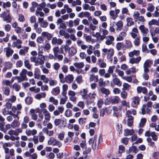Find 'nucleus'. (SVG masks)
<instances>
[{
	"mask_svg": "<svg viewBox=\"0 0 159 159\" xmlns=\"http://www.w3.org/2000/svg\"><path fill=\"white\" fill-rule=\"evenodd\" d=\"M102 55H107V58L108 59H111L114 54V50L112 48H104L102 49Z\"/></svg>",
	"mask_w": 159,
	"mask_h": 159,
	"instance_id": "obj_1",
	"label": "nucleus"
},
{
	"mask_svg": "<svg viewBox=\"0 0 159 159\" xmlns=\"http://www.w3.org/2000/svg\"><path fill=\"white\" fill-rule=\"evenodd\" d=\"M27 72V70L25 69H23L20 72V76H19V83H21L24 81H27L28 80V78L26 75Z\"/></svg>",
	"mask_w": 159,
	"mask_h": 159,
	"instance_id": "obj_2",
	"label": "nucleus"
},
{
	"mask_svg": "<svg viewBox=\"0 0 159 159\" xmlns=\"http://www.w3.org/2000/svg\"><path fill=\"white\" fill-rule=\"evenodd\" d=\"M49 145H52L53 146L57 145L58 148H60L62 146V143L61 142L59 141L53 137H50L48 141Z\"/></svg>",
	"mask_w": 159,
	"mask_h": 159,
	"instance_id": "obj_3",
	"label": "nucleus"
},
{
	"mask_svg": "<svg viewBox=\"0 0 159 159\" xmlns=\"http://www.w3.org/2000/svg\"><path fill=\"white\" fill-rule=\"evenodd\" d=\"M0 17L3 18V20L7 23H10L12 20V18L10 15H7V13L4 11L0 14Z\"/></svg>",
	"mask_w": 159,
	"mask_h": 159,
	"instance_id": "obj_4",
	"label": "nucleus"
},
{
	"mask_svg": "<svg viewBox=\"0 0 159 159\" xmlns=\"http://www.w3.org/2000/svg\"><path fill=\"white\" fill-rule=\"evenodd\" d=\"M3 51L7 58H9L11 56L14 52L13 50L10 47H7L4 48Z\"/></svg>",
	"mask_w": 159,
	"mask_h": 159,
	"instance_id": "obj_5",
	"label": "nucleus"
},
{
	"mask_svg": "<svg viewBox=\"0 0 159 159\" xmlns=\"http://www.w3.org/2000/svg\"><path fill=\"white\" fill-rule=\"evenodd\" d=\"M121 85V82L119 79L117 77L113 78L110 82V86L111 87H114L115 85H116L117 86L120 87Z\"/></svg>",
	"mask_w": 159,
	"mask_h": 159,
	"instance_id": "obj_6",
	"label": "nucleus"
},
{
	"mask_svg": "<svg viewBox=\"0 0 159 159\" xmlns=\"http://www.w3.org/2000/svg\"><path fill=\"white\" fill-rule=\"evenodd\" d=\"M132 102L131 103V106L134 107H136L139 104L140 99L138 96H135L132 99Z\"/></svg>",
	"mask_w": 159,
	"mask_h": 159,
	"instance_id": "obj_7",
	"label": "nucleus"
},
{
	"mask_svg": "<svg viewBox=\"0 0 159 159\" xmlns=\"http://www.w3.org/2000/svg\"><path fill=\"white\" fill-rule=\"evenodd\" d=\"M97 136H94L93 138L90 139L89 141V144H91V146L93 150H95L96 147Z\"/></svg>",
	"mask_w": 159,
	"mask_h": 159,
	"instance_id": "obj_8",
	"label": "nucleus"
},
{
	"mask_svg": "<svg viewBox=\"0 0 159 159\" xmlns=\"http://www.w3.org/2000/svg\"><path fill=\"white\" fill-rule=\"evenodd\" d=\"M139 29L143 36H146L148 33V28H145L143 25H140L139 27Z\"/></svg>",
	"mask_w": 159,
	"mask_h": 159,
	"instance_id": "obj_9",
	"label": "nucleus"
},
{
	"mask_svg": "<svg viewBox=\"0 0 159 159\" xmlns=\"http://www.w3.org/2000/svg\"><path fill=\"white\" fill-rule=\"evenodd\" d=\"M151 64V61L150 60H147L145 61L143 64L144 72H149V69L148 68L150 67Z\"/></svg>",
	"mask_w": 159,
	"mask_h": 159,
	"instance_id": "obj_10",
	"label": "nucleus"
},
{
	"mask_svg": "<svg viewBox=\"0 0 159 159\" xmlns=\"http://www.w3.org/2000/svg\"><path fill=\"white\" fill-rule=\"evenodd\" d=\"M77 45L83 50H85L88 47L87 46L84 44V42L81 39H78L76 41Z\"/></svg>",
	"mask_w": 159,
	"mask_h": 159,
	"instance_id": "obj_11",
	"label": "nucleus"
},
{
	"mask_svg": "<svg viewBox=\"0 0 159 159\" xmlns=\"http://www.w3.org/2000/svg\"><path fill=\"white\" fill-rule=\"evenodd\" d=\"M63 42V40L60 38L53 37L52 40V44H57L58 45H61Z\"/></svg>",
	"mask_w": 159,
	"mask_h": 159,
	"instance_id": "obj_12",
	"label": "nucleus"
},
{
	"mask_svg": "<svg viewBox=\"0 0 159 159\" xmlns=\"http://www.w3.org/2000/svg\"><path fill=\"white\" fill-rule=\"evenodd\" d=\"M141 111L143 115L145 114L146 113L148 114H150L151 112V110L148 108L146 104L143 105L141 108Z\"/></svg>",
	"mask_w": 159,
	"mask_h": 159,
	"instance_id": "obj_13",
	"label": "nucleus"
},
{
	"mask_svg": "<svg viewBox=\"0 0 159 159\" xmlns=\"http://www.w3.org/2000/svg\"><path fill=\"white\" fill-rule=\"evenodd\" d=\"M106 39L105 43L107 45H110L113 43L114 40V38L112 36L108 35L106 37Z\"/></svg>",
	"mask_w": 159,
	"mask_h": 159,
	"instance_id": "obj_14",
	"label": "nucleus"
},
{
	"mask_svg": "<svg viewBox=\"0 0 159 159\" xmlns=\"http://www.w3.org/2000/svg\"><path fill=\"white\" fill-rule=\"evenodd\" d=\"M137 91L138 93H142L144 94H146L148 92V90L145 87L138 86L137 88Z\"/></svg>",
	"mask_w": 159,
	"mask_h": 159,
	"instance_id": "obj_15",
	"label": "nucleus"
},
{
	"mask_svg": "<svg viewBox=\"0 0 159 159\" xmlns=\"http://www.w3.org/2000/svg\"><path fill=\"white\" fill-rule=\"evenodd\" d=\"M138 33V29L136 27H134L132 29L131 31L129 33V34L133 38H135L138 36L137 34Z\"/></svg>",
	"mask_w": 159,
	"mask_h": 159,
	"instance_id": "obj_16",
	"label": "nucleus"
},
{
	"mask_svg": "<svg viewBox=\"0 0 159 159\" xmlns=\"http://www.w3.org/2000/svg\"><path fill=\"white\" fill-rule=\"evenodd\" d=\"M25 133L28 136L31 135H34L37 133V131L35 129L30 130L29 129H27L25 130Z\"/></svg>",
	"mask_w": 159,
	"mask_h": 159,
	"instance_id": "obj_17",
	"label": "nucleus"
},
{
	"mask_svg": "<svg viewBox=\"0 0 159 159\" xmlns=\"http://www.w3.org/2000/svg\"><path fill=\"white\" fill-rule=\"evenodd\" d=\"M141 57L139 56L137 57H133L129 59V62L132 64L138 63L141 60Z\"/></svg>",
	"mask_w": 159,
	"mask_h": 159,
	"instance_id": "obj_18",
	"label": "nucleus"
},
{
	"mask_svg": "<svg viewBox=\"0 0 159 159\" xmlns=\"http://www.w3.org/2000/svg\"><path fill=\"white\" fill-rule=\"evenodd\" d=\"M82 98L84 99H87L88 98V94H87L88 91L86 89H83L80 92Z\"/></svg>",
	"mask_w": 159,
	"mask_h": 159,
	"instance_id": "obj_19",
	"label": "nucleus"
},
{
	"mask_svg": "<svg viewBox=\"0 0 159 159\" xmlns=\"http://www.w3.org/2000/svg\"><path fill=\"white\" fill-rule=\"evenodd\" d=\"M43 113L44 114V119L47 121H49L51 118L50 114L46 109H44L43 110Z\"/></svg>",
	"mask_w": 159,
	"mask_h": 159,
	"instance_id": "obj_20",
	"label": "nucleus"
},
{
	"mask_svg": "<svg viewBox=\"0 0 159 159\" xmlns=\"http://www.w3.org/2000/svg\"><path fill=\"white\" fill-rule=\"evenodd\" d=\"M64 79L65 82H66L67 83H70L72 82L74 79V77L73 75L69 74L65 76Z\"/></svg>",
	"mask_w": 159,
	"mask_h": 159,
	"instance_id": "obj_21",
	"label": "nucleus"
},
{
	"mask_svg": "<svg viewBox=\"0 0 159 159\" xmlns=\"http://www.w3.org/2000/svg\"><path fill=\"white\" fill-rule=\"evenodd\" d=\"M97 65L101 68H105L106 67V64L104 62L103 60L101 58L98 60L97 62Z\"/></svg>",
	"mask_w": 159,
	"mask_h": 159,
	"instance_id": "obj_22",
	"label": "nucleus"
},
{
	"mask_svg": "<svg viewBox=\"0 0 159 159\" xmlns=\"http://www.w3.org/2000/svg\"><path fill=\"white\" fill-rule=\"evenodd\" d=\"M89 80L90 82L94 81L95 82H97L98 81V75H95L92 73L89 75Z\"/></svg>",
	"mask_w": 159,
	"mask_h": 159,
	"instance_id": "obj_23",
	"label": "nucleus"
},
{
	"mask_svg": "<svg viewBox=\"0 0 159 159\" xmlns=\"http://www.w3.org/2000/svg\"><path fill=\"white\" fill-rule=\"evenodd\" d=\"M90 15V13L88 11H82L78 14V16L80 18H82L84 17H88Z\"/></svg>",
	"mask_w": 159,
	"mask_h": 159,
	"instance_id": "obj_24",
	"label": "nucleus"
},
{
	"mask_svg": "<svg viewBox=\"0 0 159 159\" xmlns=\"http://www.w3.org/2000/svg\"><path fill=\"white\" fill-rule=\"evenodd\" d=\"M44 61L43 60L39 57H37L34 65L35 66L42 65L44 64Z\"/></svg>",
	"mask_w": 159,
	"mask_h": 159,
	"instance_id": "obj_25",
	"label": "nucleus"
},
{
	"mask_svg": "<svg viewBox=\"0 0 159 159\" xmlns=\"http://www.w3.org/2000/svg\"><path fill=\"white\" fill-rule=\"evenodd\" d=\"M148 25L149 26L152 25H156L159 26V18L158 20L156 19H152L149 21L148 23Z\"/></svg>",
	"mask_w": 159,
	"mask_h": 159,
	"instance_id": "obj_26",
	"label": "nucleus"
},
{
	"mask_svg": "<svg viewBox=\"0 0 159 159\" xmlns=\"http://www.w3.org/2000/svg\"><path fill=\"white\" fill-rule=\"evenodd\" d=\"M43 132L49 136H51L53 134L54 131L53 130L49 131L47 128L44 127L42 129Z\"/></svg>",
	"mask_w": 159,
	"mask_h": 159,
	"instance_id": "obj_27",
	"label": "nucleus"
},
{
	"mask_svg": "<svg viewBox=\"0 0 159 159\" xmlns=\"http://www.w3.org/2000/svg\"><path fill=\"white\" fill-rule=\"evenodd\" d=\"M46 96L45 92L37 94L35 96V98L38 100H40L41 98H44Z\"/></svg>",
	"mask_w": 159,
	"mask_h": 159,
	"instance_id": "obj_28",
	"label": "nucleus"
},
{
	"mask_svg": "<svg viewBox=\"0 0 159 159\" xmlns=\"http://www.w3.org/2000/svg\"><path fill=\"white\" fill-rule=\"evenodd\" d=\"M128 54L130 57H133L134 56H137L139 54V50H134L133 51L129 52Z\"/></svg>",
	"mask_w": 159,
	"mask_h": 159,
	"instance_id": "obj_29",
	"label": "nucleus"
},
{
	"mask_svg": "<svg viewBox=\"0 0 159 159\" xmlns=\"http://www.w3.org/2000/svg\"><path fill=\"white\" fill-rule=\"evenodd\" d=\"M116 25L117 26L116 28V30L117 31H120L123 26V22L121 20H119L116 22Z\"/></svg>",
	"mask_w": 159,
	"mask_h": 159,
	"instance_id": "obj_30",
	"label": "nucleus"
},
{
	"mask_svg": "<svg viewBox=\"0 0 159 159\" xmlns=\"http://www.w3.org/2000/svg\"><path fill=\"white\" fill-rule=\"evenodd\" d=\"M28 47H25L20 50L19 52V54L20 55H24L28 52Z\"/></svg>",
	"mask_w": 159,
	"mask_h": 159,
	"instance_id": "obj_31",
	"label": "nucleus"
},
{
	"mask_svg": "<svg viewBox=\"0 0 159 159\" xmlns=\"http://www.w3.org/2000/svg\"><path fill=\"white\" fill-rule=\"evenodd\" d=\"M76 52V50L73 47L70 48L68 51L69 55L70 56H73Z\"/></svg>",
	"mask_w": 159,
	"mask_h": 159,
	"instance_id": "obj_32",
	"label": "nucleus"
},
{
	"mask_svg": "<svg viewBox=\"0 0 159 159\" xmlns=\"http://www.w3.org/2000/svg\"><path fill=\"white\" fill-rule=\"evenodd\" d=\"M134 133V130L133 129H127L124 131V135L128 136L129 135H131Z\"/></svg>",
	"mask_w": 159,
	"mask_h": 159,
	"instance_id": "obj_33",
	"label": "nucleus"
},
{
	"mask_svg": "<svg viewBox=\"0 0 159 159\" xmlns=\"http://www.w3.org/2000/svg\"><path fill=\"white\" fill-rule=\"evenodd\" d=\"M24 64L25 67L29 70H30L31 67V65L30 64V61L28 59H25Z\"/></svg>",
	"mask_w": 159,
	"mask_h": 159,
	"instance_id": "obj_34",
	"label": "nucleus"
},
{
	"mask_svg": "<svg viewBox=\"0 0 159 159\" xmlns=\"http://www.w3.org/2000/svg\"><path fill=\"white\" fill-rule=\"evenodd\" d=\"M52 92L55 95H58L60 93L59 87L57 86L56 88L53 89Z\"/></svg>",
	"mask_w": 159,
	"mask_h": 159,
	"instance_id": "obj_35",
	"label": "nucleus"
},
{
	"mask_svg": "<svg viewBox=\"0 0 159 159\" xmlns=\"http://www.w3.org/2000/svg\"><path fill=\"white\" fill-rule=\"evenodd\" d=\"M101 92L103 94H105L106 96H107L110 93V91L108 89L102 87L100 89Z\"/></svg>",
	"mask_w": 159,
	"mask_h": 159,
	"instance_id": "obj_36",
	"label": "nucleus"
},
{
	"mask_svg": "<svg viewBox=\"0 0 159 159\" xmlns=\"http://www.w3.org/2000/svg\"><path fill=\"white\" fill-rule=\"evenodd\" d=\"M3 93L5 95L8 96L10 94V89L8 87H5L3 88Z\"/></svg>",
	"mask_w": 159,
	"mask_h": 159,
	"instance_id": "obj_37",
	"label": "nucleus"
},
{
	"mask_svg": "<svg viewBox=\"0 0 159 159\" xmlns=\"http://www.w3.org/2000/svg\"><path fill=\"white\" fill-rule=\"evenodd\" d=\"M52 67L56 71L58 72V70L60 68V65L59 63L56 62L53 64Z\"/></svg>",
	"mask_w": 159,
	"mask_h": 159,
	"instance_id": "obj_38",
	"label": "nucleus"
},
{
	"mask_svg": "<svg viewBox=\"0 0 159 159\" xmlns=\"http://www.w3.org/2000/svg\"><path fill=\"white\" fill-rule=\"evenodd\" d=\"M74 66L76 68L81 69L84 66V64L83 62H75L74 64Z\"/></svg>",
	"mask_w": 159,
	"mask_h": 159,
	"instance_id": "obj_39",
	"label": "nucleus"
},
{
	"mask_svg": "<svg viewBox=\"0 0 159 159\" xmlns=\"http://www.w3.org/2000/svg\"><path fill=\"white\" fill-rule=\"evenodd\" d=\"M20 125V123L19 121L16 120H14L11 123L12 127L13 128L19 127Z\"/></svg>",
	"mask_w": 159,
	"mask_h": 159,
	"instance_id": "obj_40",
	"label": "nucleus"
},
{
	"mask_svg": "<svg viewBox=\"0 0 159 159\" xmlns=\"http://www.w3.org/2000/svg\"><path fill=\"white\" fill-rule=\"evenodd\" d=\"M125 47L127 48H131L132 47V44L131 42L129 40H125Z\"/></svg>",
	"mask_w": 159,
	"mask_h": 159,
	"instance_id": "obj_41",
	"label": "nucleus"
},
{
	"mask_svg": "<svg viewBox=\"0 0 159 159\" xmlns=\"http://www.w3.org/2000/svg\"><path fill=\"white\" fill-rule=\"evenodd\" d=\"M98 85L100 87L105 86L106 85L105 82H104L103 79L102 78H100L98 79Z\"/></svg>",
	"mask_w": 159,
	"mask_h": 159,
	"instance_id": "obj_42",
	"label": "nucleus"
},
{
	"mask_svg": "<svg viewBox=\"0 0 159 159\" xmlns=\"http://www.w3.org/2000/svg\"><path fill=\"white\" fill-rule=\"evenodd\" d=\"M126 21L127 22V25L128 26H130L134 24V22L133 21V19L131 18H127Z\"/></svg>",
	"mask_w": 159,
	"mask_h": 159,
	"instance_id": "obj_43",
	"label": "nucleus"
},
{
	"mask_svg": "<svg viewBox=\"0 0 159 159\" xmlns=\"http://www.w3.org/2000/svg\"><path fill=\"white\" fill-rule=\"evenodd\" d=\"M49 102L52 103L55 105H57L58 104V101L57 99H55V98L52 97H50L49 99Z\"/></svg>",
	"mask_w": 159,
	"mask_h": 159,
	"instance_id": "obj_44",
	"label": "nucleus"
},
{
	"mask_svg": "<svg viewBox=\"0 0 159 159\" xmlns=\"http://www.w3.org/2000/svg\"><path fill=\"white\" fill-rule=\"evenodd\" d=\"M119 98L117 97H114L111 98L110 102L113 104H117L119 102Z\"/></svg>",
	"mask_w": 159,
	"mask_h": 159,
	"instance_id": "obj_45",
	"label": "nucleus"
},
{
	"mask_svg": "<svg viewBox=\"0 0 159 159\" xmlns=\"http://www.w3.org/2000/svg\"><path fill=\"white\" fill-rule=\"evenodd\" d=\"M42 34L43 36L46 37L49 40H51L52 37L51 34L47 32H43Z\"/></svg>",
	"mask_w": 159,
	"mask_h": 159,
	"instance_id": "obj_46",
	"label": "nucleus"
},
{
	"mask_svg": "<svg viewBox=\"0 0 159 159\" xmlns=\"http://www.w3.org/2000/svg\"><path fill=\"white\" fill-rule=\"evenodd\" d=\"M155 8V7L152 3H148V5L147 10L150 12H152Z\"/></svg>",
	"mask_w": 159,
	"mask_h": 159,
	"instance_id": "obj_47",
	"label": "nucleus"
},
{
	"mask_svg": "<svg viewBox=\"0 0 159 159\" xmlns=\"http://www.w3.org/2000/svg\"><path fill=\"white\" fill-rule=\"evenodd\" d=\"M136 111L134 109H132L131 110H128L126 112V116H129L130 115V114H132L134 115L136 114Z\"/></svg>",
	"mask_w": 159,
	"mask_h": 159,
	"instance_id": "obj_48",
	"label": "nucleus"
},
{
	"mask_svg": "<svg viewBox=\"0 0 159 159\" xmlns=\"http://www.w3.org/2000/svg\"><path fill=\"white\" fill-rule=\"evenodd\" d=\"M8 134L10 135L18 136V133L16 130L11 129L8 131Z\"/></svg>",
	"mask_w": 159,
	"mask_h": 159,
	"instance_id": "obj_49",
	"label": "nucleus"
},
{
	"mask_svg": "<svg viewBox=\"0 0 159 159\" xmlns=\"http://www.w3.org/2000/svg\"><path fill=\"white\" fill-rule=\"evenodd\" d=\"M146 121V119L145 118H142L139 123V127H143L145 125Z\"/></svg>",
	"mask_w": 159,
	"mask_h": 159,
	"instance_id": "obj_50",
	"label": "nucleus"
},
{
	"mask_svg": "<svg viewBox=\"0 0 159 159\" xmlns=\"http://www.w3.org/2000/svg\"><path fill=\"white\" fill-rule=\"evenodd\" d=\"M12 86L13 89H15V91L16 92L19 91L20 89V85L16 83L14 84Z\"/></svg>",
	"mask_w": 159,
	"mask_h": 159,
	"instance_id": "obj_51",
	"label": "nucleus"
},
{
	"mask_svg": "<svg viewBox=\"0 0 159 159\" xmlns=\"http://www.w3.org/2000/svg\"><path fill=\"white\" fill-rule=\"evenodd\" d=\"M110 15L112 17V19L115 20L117 17L118 15H116L114 11H111L109 12Z\"/></svg>",
	"mask_w": 159,
	"mask_h": 159,
	"instance_id": "obj_52",
	"label": "nucleus"
},
{
	"mask_svg": "<svg viewBox=\"0 0 159 159\" xmlns=\"http://www.w3.org/2000/svg\"><path fill=\"white\" fill-rule=\"evenodd\" d=\"M122 108V105L119 106L118 107L114 106L113 107L112 109L114 111L119 112L121 111Z\"/></svg>",
	"mask_w": 159,
	"mask_h": 159,
	"instance_id": "obj_53",
	"label": "nucleus"
},
{
	"mask_svg": "<svg viewBox=\"0 0 159 159\" xmlns=\"http://www.w3.org/2000/svg\"><path fill=\"white\" fill-rule=\"evenodd\" d=\"M123 44L122 43H118L116 44V49L118 51L121 50L123 48Z\"/></svg>",
	"mask_w": 159,
	"mask_h": 159,
	"instance_id": "obj_54",
	"label": "nucleus"
},
{
	"mask_svg": "<svg viewBox=\"0 0 159 159\" xmlns=\"http://www.w3.org/2000/svg\"><path fill=\"white\" fill-rule=\"evenodd\" d=\"M134 41V44L136 46H138L140 44V37L138 36L135 38Z\"/></svg>",
	"mask_w": 159,
	"mask_h": 159,
	"instance_id": "obj_55",
	"label": "nucleus"
},
{
	"mask_svg": "<svg viewBox=\"0 0 159 159\" xmlns=\"http://www.w3.org/2000/svg\"><path fill=\"white\" fill-rule=\"evenodd\" d=\"M41 79L43 80L44 83H47L49 81V79L48 78H47L46 76L44 75H42L40 76Z\"/></svg>",
	"mask_w": 159,
	"mask_h": 159,
	"instance_id": "obj_56",
	"label": "nucleus"
},
{
	"mask_svg": "<svg viewBox=\"0 0 159 159\" xmlns=\"http://www.w3.org/2000/svg\"><path fill=\"white\" fill-rule=\"evenodd\" d=\"M5 123L0 122V130L4 133H6V129L4 127Z\"/></svg>",
	"mask_w": 159,
	"mask_h": 159,
	"instance_id": "obj_57",
	"label": "nucleus"
},
{
	"mask_svg": "<svg viewBox=\"0 0 159 159\" xmlns=\"http://www.w3.org/2000/svg\"><path fill=\"white\" fill-rule=\"evenodd\" d=\"M25 101L27 104L30 105L32 103L33 99L31 97H28L25 98Z\"/></svg>",
	"mask_w": 159,
	"mask_h": 159,
	"instance_id": "obj_58",
	"label": "nucleus"
},
{
	"mask_svg": "<svg viewBox=\"0 0 159 159\" xmlns=\"http://www.w3.org/2000/svg\"><path fill=\"white\" fill-rule=\"evenodd\" d=\"M22 43V42L19 39H18L16 40V42H13L12 46L14 48L16 47V46L17 44H21Z\"/></svg>",
	"mask_w": 159,
	"mask_h": 159,
	"instance_id": "obj_59",
	"label": "nucleus"
},
{
	"mask_svg": "<svg viewBox=\"0 0 159 159\" xmlns=\"http://www.w3.org/2000/svg\"><path fill=\"white\" fill-rule=\"evenodd\" d=\"M11 6V4L10 2L8 1L6 2H3L2 4V8H5L6 7H9Z\"/></svg>",
	"mask_w": 159,
	"mask_h": 159,
	"instance_id": "obj_60",
	"label": "nucleus"
},
{
	"mask_svg": "<svg viewBox=\"0 0 159 159\" xmlns=\"http://www.w3.org/2000/svg\"><path fill=\"white\" fill-rule=\"evenodd\" d=\"M53 51L54 56L57 55L59 53V47L58 46L54 47L53 48Z\"/></svg>",
	"mask_w": 159,
	"mask_h": 159,
	"instance_id": "obj_61",
	"label": "nucleus"
},
{
	"mask_svg": "<svg viewBox=\"0 0 159 159\" xmlns=\"http://www.w3.org/2000/svg\"><path fill=\"white\" fill-rule=\"evenodd\" d=\"M67 97H62L60 100V104H64L67 99Z\"/></svg>",
	"mask_w": 159,
	"mask_h": 159,
	"instance_id": "obj_62",
	"label": "nucleus"
},
{
	"mask_svg": "<svg viewBox=\"0 0 159 159\" xmlns=\"http://www.w3.org/2000/svg\"><path fill=\"white\" fill-rule=\"evenodd\" d=\"M16 67H20L23 66V63L22 61L18 60L16 62Z\"/></svg>",
	"mask_w": 159,
	"mask_h": 159,
	"instance_id": "obj_63",
	"label": "nucleus"
},
{
	"mask_svg": "<svg viewBox=\"0 0 159 159\" xmlns=\"http://www.w3.org/2000/svg\"><path fill=\"white\" fill-rule=\"evenodd\" d=\"M139 16L140 14L138 11H134V12L133 17L134 19L137 20L138 17H139Z\"/></svg>",
	"mask_w": 159,
	"mask_h": 159,
	"instance_id": "obj_64",
	"label": "nucleus"
}]
</instances>
